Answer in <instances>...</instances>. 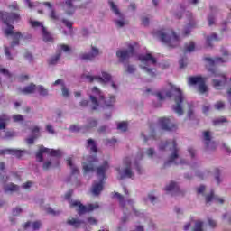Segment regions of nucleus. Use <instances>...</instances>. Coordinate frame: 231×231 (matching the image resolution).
Here are the masks:
<instances>
[{"label": "nucleus", "mask_w": 231, "mask_h": 231, "mask_svg": "<svg viewBox=\"0 0 231 231\" xmlns=\"http://www.w3.org/2000/svg\"><path fill=\"white\" fill-rule=\"evenodd\" d=\"M215 109H217V111H221L222 109H225V103L223 101H217L215 105H214Z\"/></svg>", "instance_id": "49530a36"}, {"label": "nucleus", "mask_w": 231, "mask_h": 231, "mask_svg": "<svg viewBox=\"0 0 231 231\" xmlns=\"http://www.w3.org/2000/svg\"><path fill=\"white\" fill-rule=\"evenodd\" d=\"M53 86H60L61 88H64L66 85L64 84V80L58 79L53 83Z\"/></svg>", "instance_id": "e2e57ef3"}, {"label": "nucleus", "mask_w": 231, "mask_h": 231, "mask_svg": "<svg viewBox=\"0 0 231 231\" xmlns=\"http://www.w3.org/2000/svg\"><path fill=\"white\" fill-rule=\"evenodd\" d=\"M24 58L26 59V60H28V62H32L33 60V56H32L30 52H26L24 54Z\"/></svg>", "instance_id": "0e129e2a"}, {"label": "nucleus", "mask_w": 231, "mask_h": 231, "mask_svg": "<svg viewBox=\"0 0 231 231\" xmlns=\"http://www.w3.org/2000/svg\"><path fill=\"white\" fill-rule=\"evenodd\" d=\"M116 171L120 180H124L125 178H134V172L133 171V160H131V157L125 158L123 161V165L116 168Z\"/></svg>", "instance_id": "1a4fd4ad"}, {"label": "nucleus", "mask_w": 231, "mask_h": 231, "mask_svg": "<svg viewBox=\"0 0 231 231\" xmlns=\"http://www.w3.org/2000/svg\"><path fill=\"white\" fill-rule=\"evenodd\" d=\"M117 129H119V131H123V132L127 131V123H125V122L119 123L117 125Z\"/></svg>", "instance_id": "09e8293b"}, {"label": "nucleus", "mask_w": 231, "mask_h": 231, "mask_svg": "<svg viewBox=\"0 0 231 231\" xmlns=\"http://www.w3.org/2000/svg\"><path fill=\"white\" fill-rule=\"evenodd\" d=\"M214 41H219V38L217 37V34L212 33L210 36L207 37V44L208 46H212V42Z\"/></svg>", "instance_id": "ea45409f"}, {"label": "nucleus", "mask_w": 231, "mask_h": 231, "mask_svg": "<svg viewBox=\"0 0 231 231\" xmlns=\"http://www.w3.org/2000/svg\"><path fill=\"white\" fill-rule=\"evenodd\" d=\"M61 91H62L63 97H69V90L68 89V88H66V85H64V86L61 88Z\"/></svg>", "instance_id": "603ef678"}, {"label": "nucleus", "mask_w": 231, "mask_h": 231, "mask_svg": "<svg viewBox=\"0 0 231 231\" xmlns=\"http://www.w3.org/2000/svg\"><path fill=\"white\" fill-rule=\"evenodd\" d=\"M61 52L58 51L54 56L51 57L48 60V62L51 66H55L57 62H59V59H60Z\"/></svg>", "instance_id": "473e14b6"}, {"label": "nucleus", "mask_w": 231, "mask_h": 231, "mask_svg": "<svg viewBox=\"0 0 231 231\" xmlns=\"http://www.w3.org/2000/svg\"><path fill=\"white\" fill-rule=\"evenodd\" d=\"M37 91V86L33 83H31L29 86L19 88V92L22 93V95H32Z\"/></svg>", "instance_id": "412c9836"}, {"label": "nucleus", "mask_w": 231, "mask_h": 231, "mask_svg": "<svg viewBox=\"0 0 231 231\" xmlns=\"http://www.w3.org/2000/svg\"><path fill=\"white\" fill-rule=\"evenodd\" d=\"M221 171L219 170V168H216L215 169V174H216V180L217 183H220L221 181L219 180V174H220Z\"/></svg>", "instance_id": "052dcab7"}, {"label": "nucleus", "mask_w": 231, "mask_h": 231, "mask_svg": "<svg viewBox=\"0 0 231 231\" xmlns=\"http://www.w3.org/2000/svg\"><path fill=\"white\" fill-rule=\"evenodd\" d=\"M208 225L211 228H216L217 226V222H216V220L212 219V218H208Z\"/></svg>", "instance_id": "864d4df0"}, {"label": "nucleus", "mask_w": 231, "mask_h": 231, "mask_svg": "<svg viewBox=\"0 0 231 231\" xmlns=\"http://www.w3.org/2000/svg\"><path fill=\"white\" fill-rule=\"evenodd\" d=\"M69 203L71 208H76V212H78L79 216H82V214H86L87 212H93V210H97V208H100L98 203L84 206L80 201L71 199H69Z\"/></svg>", "instance_id": "9d476101"}, {"label": "nucleus", "mask_w": 231, "mask_h": 231, "mask_svg": "<svg viewBox=\"0 0 231 231\" xmlns=\"http://www.w3.org/2000/svg\"><path fill=\"white\" fill-rule=\"evenodd\" d=\"M171 91L174 95L175 105L173 106V111L179 116H181L183 115V107L185 105L190 106L189 102H187V98L183 95L181 89L176 86H171Z\"/></svg>", "instance_id": "0eeeda50"}, {"label": "nucleus", "mask_w": 231, "mask_h": 231, "mask_svg": "<svg viewBox=\"0 0 231 231\" xmlns=\"http://www.w3.org/2000/svg\"><path fill=\"white\" fill-rule=\"evenodd\" d=\"M67 224L69 225L70 226H74V228H79L81 225L84 224V221L79 220L78 218L69 217L67 220Z\"/></svg>", "instance_id": "bb28decb"}, {"label": "nucleus", "mask_w": 231, "mask_h": 231, "mask_svg": "<svg viewBox=\"0 0 231 231\" xmlns=\"http://www.w3.org/2000/svg\"><path fill=\"white\" fill-rule=\"evenodd\" d=\"M187 15H188L189 23L188 26L184 29L183 33L185 36L190 35V29L194 28L196 26V21H194V18L192 17V13L188 12Z\"/></svg>", "instance_id": "aec40b11"}, {"label": "nucleus", "mask_w": 231, "mask_h": 231, "mask_svg": "<svg viewBox=\"0 0 231 231\" xmlns=\"http://www.w3.org/2000/svg\"><path fill=\"white\" fill-rule=\"evenodd\" d=\"M97 120L93 119V118H88L87 120V124L85 125L87 131H89V129H93V127H97Z\"/></svg>", "instance_id": "f704fd0d"}, {"label": "nucleus", "mask_w": 231, "mask_h": 231, "mask_svg": "<svg viewBox=\"0 0 231 231\" xmlns=\"http://www.w3.org/2000/svg\"><path fill=\"white\" fill-rule=\"evenodd\" d=\"M73 1L75 0H66L65 2V5L69 8V10H67L68 15H73V14L75 13V8L73 7Z\"/></svg>", "instance_id": "72a5a7b5"}, {"label": "nucleus", "mask_w": 231, "mask_h": 231, "mask_svg": "<svg viewBox=\"0 0 231 231\" xmlns=\"http://www.w3.org/2000/svg\"><path fill=\"white\" fill-rule=\"evenodd\" d=\"M100 55V51L96 48V47H91V51L90 52H85L79 54V59L81 60H86L87 62H91L97 59Z\"/></svg>", "instance_id": "2eb2a0df"}, {"label": "nucleus", "mask_w": 231, "mask_h": 231, "mask_svg": "<svg viewBox=\"0 0 231 231\" xmlns=\"http://www.w3.org/2000/svg\"><path fill=\"white\" fill-rule=\"evenodd\" d=\"M160 151H171V154L167 162L164 163V166L171 165V163H174V165H185L187 162L181 157H180V149L178 148V144H176L175 140H169L166 142H162L159 145Z\"/></svg>", "instance_id": "7ed1b4c3"}, {"label": "nucleus", "mask_w": 231, "mask_h": 231, "mask_svg": "<svg viewBox=\"0 0 231 231\" xmlns=\"http://www.w3.org/2000/svg\"><path fill=\"white\" fill-rule=\"evenodd\" d=\"M67 164L69 165V167H70L72 174H79V168H77L75 164H73V161L71 160V158H69L67 160Z\"/></svg>", "instance_id": "e433bc0d"}, {"label": "nucleus", "mask_w": 231, "mask_h": 231, "mask_svg": "<svg viewBox=\"0 0 231 231\" xmlns=\"http://www.w3.org/2000/svg\"><path fill=\"white\" fill-rule=\"evenodd\" d=\"M36 91L39 92L41 97H48V89H46L42 85L37 86Z\"/></svg>", "instance_id": "58836bf2"}, {"label": "nucleus", "mask_w": 231, "mask_h": 231, "mask_svg": "<svg viewBox=\"0 0 231 231\" xmlns=\"http://www.w3.org/2000/svg\"><path fill=\"white\" fill-rule=\"evenodd\" d=\"M165 190L167 192H178L180 190V186H178L176 182H171L166 186Z\"/></svg>", "instance_id": "2f4dec72"}, {"label": "nucleus", "mask_w": 231, "mask_h": 231, "mask_svg": "<svg viewBox=\"0 0 231 231\" xmlns=\"http://www.w3.org/2000/svg\"><path fill=\"white\" fill-rule=\"evenodd\" d=\"M192 231H203V221L197 220L195 222Z\"/></svg>", "instance_id": "37998d69"}, {"label": "nucleus", "mask_w": 231, "mask_h": 231, "mask_svg": "<svg viewBox=\"0 0 231 231\" xmlns=\"http://www.w3.org/2000/svg\"><path fill=\"white\" fill-rule=\"evenodd\" d=\"M133 53H134V48L133 45H129L128 49L118 50L116 51V57L120 62H125V60H129L130 57H133Z\"/></svg>", "instance_id": "4468645a"}, {"label": "nucleus", "mask_w": 231, "mask_h": 231, "mask_svg": "<svg viewBox=\"0 0 231 231\" xmlns=\"http://www.w3.org/2000/svg\"><path fill=\"white\" fill-rule=\"evenodd\" d=\"M212 201H215V203H220L223 205L225 203V200L216 195H214V192H211L209 195L206 197V203L208 205V203H212Z\"/></svg>", "instance_id": "5701e85b"}, {"label": "nucleus", "mask_w": 231, "mask_h": 231, "mask_svg": "<svg viewBox=\"0 0 231 231\" xmlns=\"http://www.w3.org/2000/svg\"><path fill=\"white\" fill-rule=\"evenodd\" d=\"M90 100L92 102V109H98V106L111 107V106H115L116 102V98L115 96H109L106 99H104V94L98 89V88L94 87L92 88V94L90 95Z\"/></svg>", "instance_id": "20e7f679"}, {"label": "nucleus", "mask_w": 231, "mask_h": 231, "mask_svg": "<svg viewBox=\"0 0 231 231\" xmlns=\"http://www.w3.org/2000/svg\"><path fill=\"white\" fill-rule=\"evenodd\" d=\"M158 100H165L166 98H171L172 93L171 91L162 90L156 94Z\"/></svg>", "instance_id": "cd10ccee"}, {"label": "nucleus", "mask_w": 231, "mask_h": 231, "mask_svg": "<svg viewBox=\"0 0 231 231\" xmlns=\"http://www.w3.org/2000/svg\"><path fill=\"white\" fill-rule=\"evenodd\" d=\"M10 122V117L6 114L0 115V129H6V125Z\"/></svg>", "instance_id": "a878e982"}, {"label": "nucleus", "mask_w": 231, "mask_h": 231, "mask_svg": "<svg viewBox=\"0 0 231 231\" xmlns=\"http://www.w3.org/2000/svg\"><path fill=\"white\" fill-rule=\"evenodd\" d=\"M37 135H32V137H29L26 139V142L28 145H33V142L36 140Z\"/></svg>", "instance_id": "4d7b16f0"}, {"label": "nucleus", "mask_w": 231, "mask_h": 231, "mask_svg": "<svg viewBox=\"0 0 231 231\" xmlns=\"http://www.w3.org/2000/svg\"><path fill=\"white\" fill-rule=\"evenodd\" d=\"M156 37L167 44L170 48H176V46L180 45L181 39L180 36L176 35V32L172 29H162L157 31L155 33Z\"/></svg>", "instance_id": "39448f33"}, {"label": "nucleus", "mask_w": 231, "mask_h": 231, "mask_svg": "<svg viewBox=\"0 0 231 231\" xmlns=\"http://www.w3.org/2000/svg\"><path fill=\"white\" fill-rule=\"evenodd\" d=\"M225 122H226V118L220 117V118L215 119L213 121V124H214V125H219V124H225Z\"/></svg>", "instance_id": "8fccbe9b"}, {"label": "nucleus", "mask_w": 231, "mask_h": 231, "mask_svg": "<svg viewBox=\"0 0 231 231\" xmlns=\"http://www.w3.org/2000/svg\"><path fill=\"white\" fill-rule=\"evenodd\" d=\"M202 135L206 149L208 151H213V149H216V143L212 141V133L210 131H204Z\"/></svg>", "instance_id": "dca6fc26"}, {"label": "nucleus", "mask_w": 231, "mask_h": 231, "mask_svg": "<svg viewBox=\"0 0 231 231\" xmlns=\"http://www.w3.org/2000/svg\"><path fill=\"white\" fill-rule=\"evenodd\" d=\"M114 198H117L121 207L124 208V212H125L126 206V208H132L135 216H140V214H138V211H136V209H134V207L133 206V200H128L126 204L125 201H124V196L120 195V193H115Z\"/></svg>", "instance_id": "6ab92c4d"}, {"label": "nucleus", "mask_w": 231, "mask_h": 231, "mask_svg": "<svg viewBox=\"0 0 231 231\" xmlns=\"http://www.w3.org/2000/svg\"><path fill=\"white\" fill-rule=\"evenodd\" d=\"M88 147L90 151V152H95L97 153V144H95V141H93V139H89L88 141Z\"/></svg>", "instance_id": "a19ab883"}, {"label": "nucleus", "mask_w": 231, "mask_h": 231, "mask_svg": "<svg viewBox=\"0 0 231 231\" xmlns=\"http://www.w3.org/2000/svg\"><path fill=\"white\" fill-rule=\"evenodd\" d=\"M143 152H140L137 153L135 159L134 160V164L136 167L138 174H142V172H143V170H142V167L139 164V162L143 160Z\"/></svg>", "instance_id": "393cba45"}, {"label": "nucleus", "mask_w": 231, "mask_h": 231, "mask_svg": "<svg viewBox=\"0 0 231 231\" xmlns=\"http://www.w3.org/2000/svg\"><path fill=\"white\" fill-rule=\"evenodd\" d=\"M0 17L3 21V23H5L7 26L5 29V35L7 37H8V35H12V37H13V42L11 43V46L5 47V56L7 57V59H9V60H12V59H14V57L12 56L10 51H12V50L14 49V46H19V39H21L22 36H21V32H15L14 31V26L10 25V23H14V21H19L20 16H19V14H17L15 13H6V12L0 11Z\"/></svg>", "instance_id": "f257e3e1"}, {"label": "nucleus", "mask_w": 231, "mask_h": 231, "mask_svg": "<svg viewBox=\"0 0 231 231\" xmlns=\"http://www.w3.org/2000/svg\"><path fill=\"white\" fill-rule=\"evenodd\" d=\"M144 154H146V156H148V158H152V156H154V154H156V151L153 150V148H148Z\"/></svg>", "instance_id": "de8ad7c7"}, {"label": "nucleus", "mask_w": 231, "mask_h": 231, "mask_svg": "<svg viewBox=\"0 0 231 231\" xmlns=\"http://www.w3.org/2000/svg\"><path fill=\"white\" fill-rule=\"evenodd\" d=\"M14 122H23V115H14L13 116Z\"/></svg>", "instance_id": "5fc2aeb1"}, {"label": "nucleus", "mask_w": 231, "mask_h": 231, "mask_svg": "<svg viewBox=\"0 0 231 231\" xmlns=\"http://www.w3.org/2000/svg\"><path fill=\"white\" fill-rule=\"evenodd\" d=\"M23 152H25V151L17 149L0 150V154H12L13 156H17L18 158H21Z\"/></svg>", "instance_id": "4be33fe9"}, {"label": "nucleus", "mask_w": 231, "mask_h": 231, "mask_svg": "<svg viewBox=\"0 0 231 231\" xmlns=\"http://www.w3.org/2000/svg\"><path fill=\"white\" fill-rule=\"evenodd\" d=\"M26 5L29 8H37V6H41V3L39 2H32V0H25Z\"/></svg>", "instance_id": "a18cd8bd"}, {"label": "nucleus", "mask_w": 231, "mask_h": 231, "mask_svg": "<svg viewBox=\"0 0 231 231\" xmlns=\"http://www.w3.org/2000/svg\"><path fill=\"white\" fill-rule=\"evenodd\" d=\"M4 189L5 192H17V190H19V186L14 183H9L4 186Z\"/></svg>", "instance_id": "c756f323"}, {"label": "nucleus", "mask_w": 231, "mask_h": 231, "mask_svg": "<svg viewBox=\"0 0 231 231\" xmlns=\"http://www.w3.org/2000/svg\"><path fill=\"white\" fill-rule=\"evenodd\" d=\"M109 170V162L105 161L102 165L97 168L96 172L99 180L98 182H95L92 186V194L98 196L101 190H104V180H106V172Z\"/></svg>", "instance_id": "423d86ee"}, {"label": "nucleus", "mask_w": 231, "mask_h": 231, "mask_svg": "<svg viewBox=\"0 0 231 231\" xmlns=\"http://www.w3.org/2000/svg\"><path fill=\"white\" fill-rule=\"evenodd\" d=\"M43 5L44 6H47L48 8H50L51 10V13L49 14L50 19H51L52 21H59L60 19L59 14L55 11V9H53V5H51L50 2H44Z\"/></svg>", "instance_id": "b1692460"}, {"label": "nucleus", "mask_w": 231, "mask_h": 231, "mask_svg": "<svg viewBox=\"0 0 231 231\" xmlns=\"http://www.w3.org/2000/svg\"><path fill=\"white\" fill-rule=\"evenodd\" d=\"M126 71L127 73H134L136 71V67L134 65H128Z\"/></svg>", "instance_id": "13d9d810"}, {"label": "nucleus", "mask_w": 231, "mask_h": 231, "mask_svg": "<svg viewBox=\"0 0 231 231\" xmlns=\"http://www.w3.org/2000/svg\"><path fill=\"white\" fill-rule=\"evenodd\" d=\"M214 21H215L214 15L209 14V15L208 16V25H209V26H212V24H214Z\"/></svg>", "instance_id": "69168bd1"}, {"label": "nucleus", "mask_w": 231, "mask_h": 231, "mask_svg": "<svg viewBox=\"0 0 231 231\" xmlns=\"http://www.w3.org/2000/svg\"><path fill=\"white\" fill-rule=\"evenodd\" d=\"M82 79H85L88 82H95L96 80V82H100L102 84L109 82V80H111V75L107 72H102V77L83 74Z\"/></svg>", "instance_id": "ddd939ff"}, {"label": "nucleus", "mask_w": 231, "mask_h": 231, "mask_svg": "<svg viewBox=\"0 0 231 231\" xmlns=\"http://www.w3.org/2000/svg\"><path fill=\"white\" fill-rule=\"evenodd\" d=\"M50 167H51V161H46L44 163H43V169L45 171H48V169H50Z\"/></svg>", "instance_id": "338daca9"}, {"label": "nucleus", "mask_w": 231, "mask_h": 231, "mask_svg": "<svg viewBox=\"0 0 231 231\" xmlns=\"http://www.w3.org/2000/svg\"><path fill=\"white\" fill-rule=\"evenodd\" d=\"M205 60L208 62L207 68L208 71H210L212 77H216V79H213V87L216 89H221V88L226 84V76L214 68L215 66H219V64H225V62L228 60V57H217L214 60H212V58H205Z\"/></svg>", "instance_id": "f03ea898"}, {"label": "nucleus", "mask_w": 231, "mask_h": 231, "mask_svg": "<svg viewBox=\"0 0 231 231\" xmlns=\"http://www.w3.org/2000/svg\"><path fill=\"white\" fill-rule=\"evenodd\" d=\"M30 24L32 28H41L42 31V28H44V25L42 24V23L39 21L31 20Z\"/></svg>", "instance_id": "c03bdc74"}, {"label": "nucleus", "mask_w": 231, "mask_h": 231, "mask_svg": "<svg viewBox=\"0 0 231 231\" xmlns=\"http://www.w3.org/2000/svg\"><path fill=\"white\" fill-rule=\"evenodd\" d=\"M97 163H98V159L96 156L85 157L82 162L84 172H94Z\"/></svg>", "instance_id": "f8f14e48"}, {"label": "nucleus", "mask_w": 231, "mask_h": 231, "mask_svg": "<svg viewBox=\"0 0 231 231\" xmlns=\"http://www.w3.org/2000/svg\"><path fill=\"white\" fill-rule=\"evenodd\" d=\"M194 48H196V44H194V42H190L189 43H187L184 46V53H190L194 51Z\"/></svg>", "instance_id": "4c0bfd02"}, {"label": "nucleus", "mask_w": 231, "mask_h": 231, "mask_svg": "<svg viewBox=\"0 0 231 231\" xmlns=\"http://www.w3.org/2000/svg\"><path fill=\"white\" fill-rule=\"evenodd\" d=\"M41 221H35V222H27L24 226V228H30L32 227V230H39L42 226Z\"/></svg>", "instance_id": "c85d7f7f"}, {"label": "nucleus", "mask_w": 231, "mask_h": 231, "mask_svg": "<svg viewBox=\"0 0 231 231\" xmlns=\"http://www.w3.org/2000/svg\"><path fill=\"white\" fill-rule=\"evenodd\" d=\"M116 24L118 28H123V26L125 24V23L124 22V20H116Z\"/></svg>", "instance_id": "774afa93"}, {"label": "nucleus", "mask_w": 231, "mask_h": 231, "mask_svg": "<svg viewBox=\"0 0 231 231\" xmlns=\"http://www.w3.org/2000/svg\"><path fill=\"white\" fill-rule=\"evenodd\" d=\"M139 60H141L140 68L148 73L150 77H155L156 69H152L156 66L157 60L151 53L139 56Z\"/></svg>", "instance_id": "6e6552de"}, {"label": "nucleus", "mask_w": 231, "mask_h": 231, "mask_svg": "<svg viewBox=\"0 0 231 231\" xmlns=\"http://www.w3.org/2000/svg\"><path fill=\"white\" fill-rule=\"evenodd\" d=\"M205 80H207V78L202 77H190L188 79V84L190 86H198V91L201 94L207 93L208 91V88L205 84Z\"/></svg>", "instance_id": "9b49d317"}, {"label": "nucleus", "mask_w": 231, "mask_h": 231, "mask_svg": "<svg viewBox=\"0 0 231 231\" xmlns=\"http://www.w3.org/2000/svg\"><path fill=\"white\" fill-rule=\"evenodd\" d=\"M46 212H47V214H51L52 216H58V214H59V212H56L51 208H47Z\"/></svg>", "instance_id": "680f3d73"}, {"label": "nucleus", "mask_w": 231, "mask_h": 231, "mask_svg": "<svg viewBox=\"0 0 231 231\" xmlns=\"http://www.w3.org/2000/svg\"><path fill=\"white\" fill-rule=\"evenodd\" d=\"M44 152L51 154V156H60V154H62V152L60 150H50L44 148V146H41L39 152L36 153V160L38 162H42V154H44Z\"/></svg>", "instance_id": "f3484780"}, {"label": "nucleus", "mask_w": 231, "mask_h": 231, "mask_svg": "<svg viewBox=\"0 0 231 231\" xmlns=\"http://www.w3.org/2000/svg\"><path fill=\"white\" fill-rule=\"evenodd\" d=\"M69 130L72 133H79V131H80V127L77 125H70Z\"/></svg>", "instance_id": "6e6d98bb"}, {"label": "nucleus", "mask_w": 231, "mask_h": 231, "mask_svg": "<svg viewBox=\"0 0 231 231\" xmlns=\"http://www.w3.org/2000/svg\"><path fill=\"white\" fill-rule=\"evenodd\" d=\"M108 3L111 6V10L116 14V15H118V17H122V14H120V11L118 10L116 5H115L113 1H109Z\"/></svg>", "instance_id": "79ce46f5"}, {"label": "nucleus", "mask_w": 231, "mask_h": 231, "mask_svg": "<svg viewBox=\"0 0 231 231\" xmlns=\"http://www.w3.org/2000/svg\"><path fill=\"white\" fill-rule=\"evenodd\" d=\"M62 23L63 24H65L67 28H69V30H71V28H73V22H69V20L63 19Z\"/></svg>", "instance_id": "3c124183"}, {"label": "nucleus", "mask_w": 231, "mask_h": 231, "mask_svg": "<svg viewBox=\"0 0 231 231\" xmlns=\"http://www.w3.org/2000/svg\"><path fill=\"white\" fill-rule=\"evenodd\" d=\"M159 124L162 129L165 131H176V125L172 122V119L167 117H161L159 119Z\"/></svg>", "instance_id": "a211bd4d"}, {"label": "nucleus", "mask_w": 231, "mask_h": 231, "mask_svg": "<svg viewBox=\"0 0 231 231\" xmlns=\"http://www.w3.org/2000/svg\"><path fill=\"white\" fill-rule=\"evenodd\" d=\"M42 33L43 36V41H45V42H53V37H51V34H50V32L46 31L45 27H42Z\"/></svg>", "instance_id": "7c9ffc66"}, {"label": "nucleus", "mask_w": 231, "mask_h": 231, "mask_svg": "<svg viewBox=\"0 0 231 231\" xmlns=\"http://www.w3.org/2000/svg\"><path fill=\"white\" fill-rule=\"evenodd\" d=\"M39 131H41V129L39 128V126H34L32 129V133L33 134V136H37V138H39Z\"/></svg>", "instance_id": "bf43d9fd"}, {"label": "nucleus", "mask_w": 231, "mask_h": 231, "mask_svg": "<svg viewBox=\"0 0 231 231\" xmlns=\"http://www.w3.org/2000/svg\"><path fill=\"white\" fill-rule=\"evenodd\" d=\"M0 178L4 182L8 180V176H6V171H5V162H0Z\"/></svg>", "instance_id": "c9c22d12"}]
</instances>
